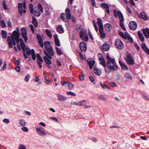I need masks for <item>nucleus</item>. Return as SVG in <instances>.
<instances>
[{"instance_id":"63","label":"nucleus","mask_w":149,"mask_h":149,"mask_svg":"<svg viewBox=\"0 0 149 149\" xmlns=\"http://www.w3.org/2000/svg\"><path fill=\"white\" fill-rule=\"evenodd\" d=\"M30 77V76L29 74H27L25 78V80L27 82L29 80V79Z\"/></svg>"},{"instance_id":"60","label":"nucleus","mask_w":149,"mask_h":149,"mask_svg":"<svg viewBox=\"0 0 149 149\" xmlns=\"http://www.w3.org/2000/svg\"><path fill=\"white\" fill-rule=\"evenodd\" d=\"M18 12L19 13V14L21 15H22V13H23V8H20V9L18 8Z\"/></svg>"},{"instance_id":"16","label":"nucleus","mask_w":149,"mask_h":149,"mask_svg":"<svg viewBox=\"0 0 149 149\" xmlns=\"http://www.w3.org/2000/svg\"><path fill=\"white\" fill-rule=\"evenodd\" d=\"M61 17L63 21L65 22H68V19H69V18H68L67 16H65V14H63V13H61Z\"/></svg>"},{"instance_id":"11","label":"nucleus","mask_w":149,"mask_h":149,"mask_svg":"<svg viewBox=\"0 0 149 149\" xmlns=\"http://www.w3.org/2000/svg\"><path fill=\"white\" fill-rule=\"evenodd\" d=\"M101 6L106 9L107 13L109 14V7L108 5L106 3H103L101 4Z\"/></svg>"},{"instance_id":"26","label":"nucleus","mask_w":149,"mask_h":149,"mask_svg":"<svg viewBox=\"0 0 149 149\" xmlns=\"http://www.w3.org/2000/svg\"><path fill=\"white\" fill-rule=\"evenodd\" d=\"M137 33L139 39L141 42H143L144 40V37L142 33L140 31H139Z\"/></svg>"},{"instance_id":"52","label":"nucleus","mask_w":149,"mask_h":149,"mask_svg":"<svg viewBox=\"0 0 149 149\" xmlns=\"http://www.w3.org/2000/svg\"><path fill=\"white\" fill-rule=\"evenodd\" d=\"M106 58L108 60L107 61H112L113 59L115 60L114 58H111L110 57L109 54V53H107L106 54Z\"/></svg>"},{"instance_id":"8","label":"nucleus","mask_w":149,"mask_h":149,"mask_svg":"<svg viewBox=\"0 0 149 149\" xmlns=\"http://www.w3.org/2000/svg\"><path fill=\"white\" fill-rule=\"evenodd\" d=\"M36 131L38 134L40 136H45L46 135V133L45 131L40 127L37 128Z\"/></svg>"},{"instance_id":"14","label":"nucleus","mask_w":149,"mask_h":149,"mask_svg":"<svg viewBox=\"0 0 149 149\" xmlns=\"http://www.w3.org/2000/svg\"><path fill=\"white\" fill-rule=\"evenodd\" d=\"M47 53L51 56H53L54 55V51L52 46H50L48 49H46Z\"/></svg>"},{"instance_id":"17","label":"nucleus","mask_w":149,"mask_h":149,"mask_svg":"<svg viewBox=\"0 0 149 149\" xmlns=\"http://www.w3.org/2000/svg\"><path fill=\"white\" fill-rule=\"evenodd\" d=\"M141 47L143 50L148 54L149 55V49L147 47L144 43H143L141 45Z\"/></svg>"},{"instance_id":"34","label":"nucleus","mask_w":149,"mask_h":149,"mask_svg":"<svg viewBox=\"0 0 149 149\" xmlns=\"http://www.w3.org/2000/svg\"><path fill=\"white\" fill-rule=\"evenodd\" d=\"M1 35L2 37L3 38H6L7 36L6 31L4 30H1Z\"/></svg>"},{"instance_id":"18","label":"nucleus","mask_w":149,"mask_h":149,"mask_svg":"<svg viewBox=\"0 0 149 149\" xmlns=\"http://www.w3.org/2000/svg\"><path fill=\"white\" fill-rule=\"evenodd\" d=\"M99 31L101 35V38H104L105 37V34L104 32L103 27L99 28Z\"/></svg>"},{"instance_id":"50","label":"nucleus","mask_w":149,"mask_h":149,"mask_svg":"<svg viewBox=\"0 0 149 149\" xmlns=\"http://www.w3.org/2000/svg\"><path fill=\"white\" fill-rule=\"evenodd\" d=\"M1 25L2 27L3 28H5L6 26V25L5 24L4 21L3 20H2L1 21Z\"/></svg>"},{"instance_id":"64","label":"nucleus","mask_w":149,"mask_h":149,"mask_svg":"<svg viewBox=\"0 0 149 149\" xmlns=\"http://www.w3.org/2000/svg\"><path fill=\"white\" fill-rule=\"evenodd\" d=\"M89 77L90 78V80L91 81V82L93 83H94L95 81L94 78L93 77H92L91 76H89Z\"/></svg>"},{"instance_id":"47","label":"nucleus","mask_w":149,"mask_h":149,"mask_svg":"<svg viewBox=\"0 0 149 149\" xmlns=\"http://www.w3.org/2000/svg\"><path fill=\"white\" fill-rule=\"evenodd\" d=\"M20 46L21 47V48L22 49L23 52H25V45L24 43H22L20 44Z\"/></svg>"},{"instance_id":"33","label":"nucleus","mask_w":149,"mask_h":149,"mask_svg":"<svg viewBox=\"0 0 149 149\" xmlns=\"http://www.w3.org/2000/svg\"><path fill=\"white\" fill-rule=\"evenodd\" d=\"M21 31L22 37L27 36L26 31L24 28L21 29Z\"/></svg>"},{"instance_id":"10","label":"nucleus","mask_w":149,"mask_h":149,"mask_svg":"<svg viewBox=\"0 0 149 149\" xmlns=\"http://www.w3.org/2000/svg\"><path fill=\"white\" fill-rule=\"evenodd\" d=\"M54 40L56 44L58 46H60L61 44L60 43V40L58 38V35L55 34L54 36Z\"/></svg>"},{"instance_id":"25","label":"nucleus","mask_w":149,"mask_h":149,"mask_svg":"<svg viewBox=\"0 0 149 149\" xmlns=\"http://www.w3.org/2000/svg\"><path fill=\"white\" fill-rule=\"evenodd\" d=\"M97 24L99 25V28H100L101 27V28H103V26L102 25V20L100 18H98L97 19Z\"/></svg>"},{"instance_id":"20","label":"nucleus","mask_w":149,"mask_h":149,"mask_svg":"<svg viewBox=\"0 0 149 149\" xmlns=\"http://www.w3.org/2000/svg\"><path fill=\"white\" fill-rule=\"evenodd\" d=\"M93 71L94 73L97 75L99 76L102 73L100 70L97 68L95 67L93 68Z\"/></svg>"},{"instance_id":"24","label":"nucleus","mask_w":149,"mask_h":149,"mask_svg":"<svg viewBox=\"0 0 149 149\" xmlns=\"http://www.w3.org/2000/svg\"><path fill=\"white\" fill-rule=\"evenodd\" d=\"M118 15L120 19V21H122L124 20V18L123 15L121 12L118 11L117 12Z\"/></svg>"},{"instance_id":"56","label":"nucleus","mask_w":149,"mask_h":149,"mask_svg":"<svg viewBox=\"0 0 149 149\" xmlns=\"http://www.w3.org/2000/svg\"><path fill=\"white\" fill-rule=\"evenodd\" d=\"M44 53L46 55L47 57L49 59H52V57H51L52 56H51L50 55H49L45 51V50H44Z\"/></svg>"},{"instance_id":"36","label":"nucleus","mask_w":149,"mask_h":149,"mask_svg":"<svg viewBox=\"0 0 149 149\" xmlns=\"http://www.w3.org/2000/svg\"><path fill=\"white\" fill-rule=\"evenodd\" d=\"M31 50L32 51V53L31 54V58L33 60H35L36 58V56L35 54V50L33 49H31Z\"/></svg>"},{"instance_id":"21","label":"nucleus","mask_w":149,"mask_h":149,"mask_svg":"<svg viewBox=\"0 0 149 149\" xmlns=\"http://www.w3.org/2000/svg\"><path fill=\"white\" fill-rule=\"evenodd\" d=\"M140 17L144 20H148V17H147L146 13L144 12H141L140 14Z\"/></svg>"},{"instance_id":"59","label":"nucleus","mask_w":149,"mask_h":149,"mask_svg":"<svg viewBox=\"0 0 149 149\" xmlns=\"http://www.w3.org/2000/svg\"><path fill=\"white\" fill-rule=\"evenodd\" d=\"M2 5L3 7V8L5 10H7V7L6 6V2L5 1H3L2 2Z\"/></svg>"},{"instance_id":"31","label":"nucleus","mask_w":149,"mask_h":149,"mask_svg":"<svg viewBox=\"0 0 149 149\" xmlns=\"http://www.w3.org/2000/svg\"><path fill=\"white\" fill-rule=\"evenodd\" d=\"M41 11L38 10H34L33 13L34 15L36 17H39L41 14Z\"/></svg>"},{"instance_id":"2","label":"nucleus","mask_w":149,"mask_h":149,"mask_svg":"<svg viewBox=\"0 0 149 149\" xmlns=\"http://www.w3.org/2000/svg\"><path fill=\"white\" fill-rule=\"evenodd\" d=\"M12 40H15L17 43H18L19 42V30L18 28L17 30L14 31L12 33L10 34Z\"/></svg>"},{"instance_id":"7","label":"nucleus","mask_w":149,"mask_h":149,"mask_svg":"<svg viewBox=\"0 0 149 149\" xmlns=\"http://www.w3.org/2000/svg\"><path fill=\"white\" fill-rule=\"evenodd\" d=\"M129 26L131 30H136L137 28V24L135 21H131L129 24Z\"/></svg>"},{"instance_id":"51","label":"nucleus","mask_w":149,"mask_h":149,"mask_svg":"<svg viewBox=\"0 0 149 149\" xmlns=\"http://www.w3.org/2000/svg\"><path fill=\"white\" fill-rule=\"evenodd\" d=\"M127 38L129 42L131 43H133V39L131 37H130L129 35H127Z\"/></svg>"},{"instance_id":"35","label":"nucleus","mask_w":149,"mask_h":149,"mask_svg":"<svg viewBox=\"0 0 149 149\" xmlns=\"http://www.w3.org/2000/svg\"><path fill=\"white\" fill-rule=\"evenodd\" d=\"M45 32L47 36L50 38H51L52 37V34L50 30L48 29H46L45 30Z\"/></svg>"},{"instance_id":"62","label":"nucleus","mask_w":149,"mask_h":149,"mask_svg":"<svg viewBox=\"0 0 149 149\" xmlns=\"http://www.w3.org/2000/svg\"><path fill=\"white\" fill-rule=\"evenodd\" d=\"M100 85L104 89H105L106 88V87H107V86L102 83L100 82Z\"/></svg>"},{"instance_id":"54","label":"nucleus","mask_w":149,"mask_h":149,"mask_svg":"<svg viewBox=\"0 0 149 149\" xmlns=\"http://www.w3.org/2000/svg\"><path fill=\"white\" fill-rule=\"evenodd\" d=\"M86 101L84 100L81 101L79 102V106H82L83 105H85L86 104Z\"/></svg>"},{"instance_id":"3","label":"nucleus","mask_w":149,"mask_h":149,"mask_svg":"<svg viewBox=\"0 0 149 149\" xmlns=\"http://www.w3.org/2000/svg\"><path fill=\"white\" fill-rule=\"evenodd\" d=\"M125 59L127 62L130 65H132L134 63V61L132 57V55L130 53H129L127 55Z\"/></svg>"},{"instance_id":"19","label":"nucleus","mask_w":149,"mask_h":149,"mask_svg":"<svg viewBox=\"0 0 149 149\" xmlns=\"http://www.w3.org/2000/svg\"><path fill=\"white\" fill-rule=\"evenodd\" d=\"M95 61L94 60H91L89 61H87L88 64L89 65V68L92 69L95 63Z\"/></svg>"},{"instance_id":"13","label":"nucleus","mask_w":149,"mask_h":149,"mask_svg":"<svg viewBox=\"0 0 149 149\" xmlns=\"http://www.w3.org/2000/svg\"><path fill=\"white\" fill-rule=\"evenodd\" d=\"M143 32L144 36L147 38H149V29L146 28L145 29H143Z\"/></svg>"},{"instance_id":"43","label":"nucleus","mask_w":149,"mask_h":149,"mask_svg":"<svg viewBox=\"0 0 149 149\" xmlns=\"http://www.w3.org/2000/svg\"><path fill=\"white\" fill-rule=\"evenodd\" d=\"M38 40L39 45H40L41 47L43 48V44L42 38L40 39H39V40Z\"/></svg>"},{"instance_id":"27","label":"nucleus","mask_w":149,"mask_h":149,"mask_svg":"<svg viewBox=\"0 0 149 149\" xmlns=\"http://www.w3.org/2000/svg\"><path fill=\"white\" fill-rule=\"evenodd\" d=\"M57 30L60 33H63L64 31L63 27L61 25H59L57 27Z\"/></svg>"},{"instance_id":"40","label":"nucleus","mask_w":149,"mask_h":149,"mask_svg":"<svg viewBox=\"0 0 149 149\" xmlns=\"http://www.w3.org/2000/svg\"><path fill=\"white\" fill-rule=\"evenodd\" d=\"M123 21H120V25L123 29L125 31H126V29L123 24Z\"/></svg>"},{"instance_id":"61","label":"nucleus","mask_w":149,"mask_h":149,"mask_svg":"<svg viewBox=\"0 0 149 149\" xmlns=\"http://www.w3.org/2000/svg\"><path fill=\"white\" fill-rule=\"evenodd\" d=\"M6 63L5 61H4L3 62V66L2 67L1 70H4L6 69Z\"/></svg>"},{"instance_id":"23","label":"nucleus","mask_w":149,"mask_h":149,"mask_svg":"<svg viewBox=\"0 0 149 149\" xmlns=\"http://www.w3.org/2000/svg\"><path fill=\"white\" fill-rule=\"evenodd\" d=\"M45 62L47 64L51 65L52 63L51 61L46 56H45L43 57Z\"/></svg>"},{"instance_id":"45","label":"nucleus","mask_w":149,"mask_h":149,"mask_svg":"<svg viewBox=\"0 0 149 149\" xmlns=\"http://www.w3.org/2000/svg\"><path fill=\"white\" fill-rule=\"evenodd\" d=\"M38 10H40L41 13H42L43 11V9L42 5L40 3H38Z\"/></svg>"},{"instance_id":"38","label":"nucleus","mask_w":149,"mask_h":149,"mask_svg":"<svg viewBox=\"0 0 149 149\" xmlns=\"http://www.w3.org/2000/svg\"><path fill=\"white\" fill-rule=\"evenodd\" d=\"M86 35V32L85 31L81 30L79 32V36L80 38H81L83 36Z\"/></svg>"},{"instance_id":"1","label":"nucleus","mask_w":149,"mask_h":149,"mask_svg":"<svg viewBox=\"0 0 149 149\" xmlns=\"http://www.w3.org/2000/svg\"><path fill=\"white\" fill-rule=\"evenodd\" d=\"M107 68H105V70L106 73H110L111 71H116L118 69V66L115 62V60L112 61H107Z\"/></svg>"},{"instance_id":"48","label":"nucleus","mask_w":149,"mask_h":149,"mask_svg":"<svg viewBox=\"0 0 149 149\" xmlns=\"http://www.w3.org/2000/svg\"><path fill=\"white\" fill-rule=\"evenodd\" d=\"M36 56L39 60L38 61L41 62V63H42L43 62V60L41 58L39 54H36Z\"/></svg>"},{"instance_id":"49","label":"nucleus","mask_w":149,"mask_h":149,"mask_svg":"<svg viewBox=\"0 0 149 149\" xmlns=\"http://www.w3.org/2000/svg\"><path fill=\"white\" fill-rule=\"evenodd\" d=\"M19 123L22 126H24L25 125V121L23 119H20Z\"/></svg>"},{"instance_id":"41","label":"nucleus","mask_w":149,"mask_h":149,"mask_svg":"<svg viewBox=\"0 0 149 149\" xmlns=\"http://www.w3.org/2000/svg\"><path fill=\"white\" fill-rule=\"evenodd\" d=\"M98 99L100 100H106L107 99L103 95H101L98 97Z\"/></svg>"},{"instance_id":"12","label":"nucleus","mask_w":149,"mask_h":149,"mask_svg":"<svg viewBox=\"0 0 149 149\" xmlns=\"http://www.w3.org/2000/svg\"><path fill=\"white\" fill-rule=\"evenodd\" d=\"M57 99L59 101H65L67 99L65 97L59 94H57Z\"/></svg>"},{"instance_id":"57","label":"nucleus","mask_w":149,"mask_h":149,"mask_svg":"<svg viewBox=\"0 0 149 149\" xmlns=\"http://www.w3.org/2000/svg\"><path fill=\"white\" fill-rule=\"evenodd\" d=\"M21 60L20 59H18L17 60H16L15 61L14 63L15 64L19 65H20Z\"/></svg>"},{"instance_id":"15","label":"nucleus","mask_w":149,"mask_h":149,"mask_svg":"<svg viewBox=\"0 0 149 149\" xmlns=\"http://www.w3.org/2000/svg\"><path fill=\"white\" fill-rule=\"evenodd\" d=\"M119 63L121 67V68L123 70H128V67L125 63L122 62L121 61H119Z\"/></svg>"},{"instance_id":"37","label":"nucleus","mask_w":149,"mask_h":149,"mask_svg":"<svg viewBox=\"0 0 149 149\" xmlns=\"http://www.w3.org/2000/svg\"><path fill=\"white\" fill-rule=\"evenodd\" d=\"M55 48L56 49V52L58 55H61L63 54L62 51L61 49L57 47H55Z\"/></svg>"},{"instance_id":"22","label":"nucleus","mask_w":149,"mask_h":149,"mask_svg":"<svg viewBox=\"0 0 149 149\" xmlns=\"http://www.w3.org/2000/svg\"><path fill=\"white\" fill-rule=\"evenodd\" d=\"M32 23L36 28L37 27L38 24V23L37 19L34 16L32 17Z\"/></svg>"},{"instance_id":"29","label":"nucleus","mask_w":149,"mask_h":149,"mask_svg":"<svg viewBox=\"0 0 149 149\" xmlns=\"http://www.w3.org/2000/svg\"><path fill=\"white\" fill-rule=\"evenodd\" d=\"M104 27L108 31H110L111 29V26L109 23H106L104 25Z\"/></svg>"},{"instance_id":"58","label":"nucleus","mask_w":149,"mask_h":149,"mask_svg":"<svg viewBox=\"0 0 149 149\" xmlns=\"http://www.w3.org/2000/svg\"><path fill=\"white\" fill-rule=\"evenodd\" d=\"M79 79L81 81H83L84 79V74L79 75Z\"/></svg>"},{"instance_id":"44","label":"nucleus","mask_w":149,"mask_h":149,"mask_svg":"<svg viewBox=\"0 0 149 149\" xmlns=\"http://www.w3.org/2000/svg\"><path fill=\"white\" fill-rule=\"evenodd\" d=\"M124 77L125 78L129 79H132V78L130 74L128 73H126L124 74Z\"/></svg>"},{"instance_id":"39","label":"nucleus","mask_w":149,"mask_h":149,"mask_svg":"<svg viewBox=\"0 0 149 149\" xmlns=\"http://www.w3.org/2000/svg\"><path fill=\"white\" fill-rule=\"evenodd\" d=\"M119 35L122 38L125 39H127V35H125L124 33L122 31H120L119 32Z\"/></svg>"},{"instance_id":"55","label":"nucleus","mask_w":149,"mask_h":149,"mask_svg":"<svg viewBox=\"0 0 149 149\" xmlns=\"http://www.w3.org/2000/svg\"><path fill=\"white\" fill-rule=\"evenodd\" d=\"M97 56H98L99 60H100L102 59V58H103L102 54L101 53L98 54Z\"/></svg>"},{"instance_id":"4","label":"nucleus","mask_w":149,"mask_h":149,"mask_svg":"<svg viewBox=\"0 0 149 149\" xmlns=\"http://www.w3.org/2000/svg\"><path fill=\"white\" fill-rule=\"evenodd\" d=\"M115 43L116 47L119 49H122L124 47V45L123 42L119 39H116Z\"/></svg>"},{"instance_id":"28","label":"nucleus","mask_w":149,"mask_h":149,"mask_svg":"<svg viewBox=\"0 0 149 149\" xmlns=\"http://www.w3.org/2000/svg\"><path fill=\"white\" fill-rule=\"evenodd\" d=\"M44 45L45 49H48L50 46H52L51 45L50 42L48 41H45L44 43Z\"/></svg>"},{"instance_id":"6","label":"nucleus","mask_w":149,"mask_h":149,"mask_svg":"<svg viewBox=\"0 0 149 149\" xmlns=\"http://www.w3.org/2000/svg\"><path fill=\"white\" fill-rule=\"evenodd\" d=\"M80 50L82 52H85L87 49V46L86 43L84 42H81L79 45Z\"/></svg>"},{"instance_id":"46","label":"nucleus","mask_w":149,"mask_h":149,"mask_svg":"<svg viewBox=\"0 0 149 149\" xmlns=\"http://www.w3.org/2000/svg\"><path fill=\"white\" fill-rule=\"evenodd\" d=\"M29 9L30 13L31 14L33 13V6L31 4H30L29 5Z\"/></svg>"},{"instance_id":"42","label":"nucleus","mask_w":149,"mask_h":149,"mask_svg":"<svg viewBox=\"0 0 149 149\" xmlns=\"http://www.w3.org/2000/svg\"><path fill=\"white\" fill-rule=\"evenodd\" d=\"M81 39L85 41H87L88 39V35L86 34L85 35L83 36Z\"/></svg>"},{"instance_id":"32","label":"nucleus","mask_w":149,"mask_h":149,"mask_svg":"<svg viewBox=\"0 0 149 149\" xmlns=\"http://www.w3.org/2000/svg\"><path fill=\"white\" fill-rule=\"evenodd\" d=\"M99 61H100V64L102 65L104 67L106 68V67L107 63H106L104 59L102 58V59Z\"/></svg>"},{"instance_id":"9","label":"nucleus","mask_w":149,"mask_h":149,"mask_svg":"<svg viewBox=\"0 0 149 149\" xmlns=\"http://www.w3.org/2000/svg\"><path fill=\"white\" fill-rule=\"evenodd\" d=\"M109 46L110 45L107 42H106L102 45L101 48L103 51H107L109 50Z\"/></svg>"},{"instance_id":"5","label":"nucleus","mask_w":149,"mask_h":149,"mask_svg":"<svg viewBox=\"0 0 149 149\" xmlns=\"http://www.w3.org/2000/svg\"><path fill=\"white\" fill-rule=\"evenodd\" d=\"M7 41L8 42L9 48H11L13 47V44L14 45H16L15 40H12L11 36H8Z\"/></svg>"},{"instance_id":"53","label":"nucleus","mask_w":149,"mask_h":149,"mask_svg":"<svg viewBox=\"0 0 149 149\" xmlns=\"http://www.w3.org/2000/svg\"><path fill=\"white\" fill-rule=\"evenodd\" d=\"M68 95H71L72 96H74L76 95V94L71 91H67L66 93Z\"/></svg>"},{"instance_id":"30","label":"nucleus","mask_w":149,"mask_h":149,"mask_svg":"<svg viewBox=\"0 0 149 149\" xmlns=\"http://www.w3.org/2000/svg\"><path fill=\"white\" fill-rule=\"evenodd\" d=\"M66 16L69 18V19H71V15L70 13V10L68 8H67L65 9V10Z\"/></svg>"}]
</instances>
